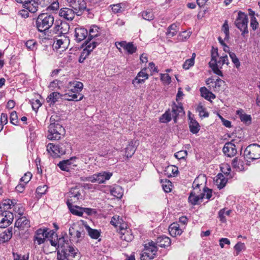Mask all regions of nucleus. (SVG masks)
Listing matches in <instances>:
<instances>
[{
  "mask_svg": "<svg viewBox=\"0 0 260 260\" xmlns=\"http://www.w3.org/2000/svg\"><path fill=\"white\" fill-rule=\"evenodd\" d=\"M216 185L219 189L223 188L226 185L227 179L221 174H218L215 180Z\"/></svg>",
  "mask_w": 260,
  "mask_h": 260,
  "instance_id": "2f4dec72",
  "label": "nucleus"
},
{
  "mask_svg": "<svg viewBox=\"0 0 260 260\" xmlns=\"http://www.w3.org/2000/svg\"><path fill=\"white\" fill-rule=\"evenodd\" d=\"M30 227V222L25 216L20 217L17 219L15 223V228L18 230H25Z\"/></svg>",
  "mask_w": 260,
  "mask_h": 260,
  "instance_id": "6ab92c4d",
  "label": "nucleus"
},
{
  "mask_svg": "<svg viewBox=\"0 0 260 260\" xmlns=\"http://www.w3.org/2000/svg\"><path fill=\"white\" fill-rule=\"evenodd\" d=\"M32 175L30 172L25 173L23 177L20 179V181L23 182L24 183H27L30 180Z\"/></svg>",
  "mask_w": 260,
  "mask_h": 260,
  "instance_id": "680f3d73",
  "label": "nucleus"
},
{
  "mask_svg": "<svg viewBox=\"0 0 260 260\" xmlns=\"http://www.w3.org/2000/svg\"><path fill=\"white\" fill-rule=\"evenodd\" d=\"M47 186L46 185H44L43 186H40L37 187L36 189V192L38 194H40L41 195L44 194L46 193L47 190Z\"/></svg>",
  "mask_w": 260,
  "mask_h": 260,
  "instance_id": "69168bd1",
  "label": "nucleus"
},
{
  "mask_svg": "<svg viewBox=\"0 0 260 260\" xmlns=\"http://www.w3.org/2000/svg\"><path fill=\"white\" fill-rule=\"evenodd\" d=\"M97 44V42L94 41H92L91 42H85V48L83 49L79 57V62L80 63L83 62L90 52L96 46Z\"/></svg>",
  "mask_w": 260,
  "mask_h": 260,
  "instance_id": "2eb2a0df",
  "label": "nucleus"
},
{
  "mask_svg": "<svg viewBox=\"0 0 260 260\" xmlns=\"http://www.w3.org/2000/svg\"><path fill=\"white\" fill-rule=\"evenodd\" d=\"M234 249L236 252V255H238L242 250L245 249V244L242 242H238L235 245Z\"/></svg>",
  "mask_w": 260,
  "mask_h": 260,
  "instance_id": "4d7b16f0",
  "label": "nucleus"
},
{
  "mask_svg": "<svg viewBox=\"0 0 260 260\" xmlns=\"http://www.w3.org/2000/svg\"><path fill=\"white\" fill-rule=\"evenodd\" d=\"M122 221V219L119 216L115 215L112 217L110 223L112 225L115 226H118L119 224L121 223Z\"/></svg>",
  "mask_w": 260,
  "mask_h": 260,
  "instance_id": "5fc2aeb1",
  "label": "nucleus"
},
{
  "mask_svg": "<svg viewBox=\"0 0 260 260\" xmlns=\"http://www.w3.org/2000/svg\"><path fill=\"white\" fill-rule=\"evenodd\" d=\"M224 64L227 65L229 64L228 57L226 55L220 57L219 60H217L216 69L220 70L219 68H222V66Z\"/></svg>",
  "mask_w": 260,
  "mask_h": 260,
  "instance_id": "c03bdc74",
  "label": "nucleus"
},
{
  "mask_svg": "<svg viewBox=\"0 0 260 260\" xmlns=\"http://www.w3.org/2000/svg\"><path fill=\"white\" fill-rule=\"evenodd\" d=\"M109 188L111 195L117 198H120L122 197L123 195V191L121 187L117 185H114L112 186H109Z\"/></svg>",
  "mask_w": 260,
  "mask_h": 260,
  "instance_id": "393cba45",
  "label": "nucleus"
},
{
  "mask_svg": "<svg viewBox=\"0 0 260 260\" xmlns=\"http://www.w3.org/2000/svg\"><path fill=\"white\" fill-rule=\"evenodd\" d=\"M244 156L247 160L260 158V146L257 144L249 145L245 148Z\"/></svg>",
  "mask_w": 260,
  "mask_h": 260,
  "instance_id": "39448f33",
  "label": "nucleus"
},
{
  "mask_svg": "<svg viewBox=\"0 0 260 260\" xmlns=\"http://www.w3.org/2000/svg\"><path fill=\"white\" fill-rule=\"evenodd\" d=\"M73 158L72 157L70 159H67L60 161L58 164V166L61 170L68 172L70 170V166L71 165V160Z\"/></svg>",
  "mask_w": 260,
  "mask_h": 260,
  "instance_id": "58836bf2",
  "label": "nucleus"
},
{
  "mask_svg": "<svg viewBox=\"0 0 260 260\" xmlns=\"http://www.w3.org/2000/svg\"><path fill=\"white\" fill-rule=\"evenodd\" d=\"M10 122L12 124L15 125H17L18 124L19 120L18 119L17 114L16 111H13L12 112H11L10 114Z\"/></svg>",
  "mask_w": 260,
  "mask_h": 260,
  "instance_id": "603ef678",
  "label": "nucleus"
},
{
  "mask_svg": "<svg viewBox=\"0 0 260 260\" xmlns=\"http://www.w3.org/2000/svg\"><path fill=\"white\" fill-rule=\"evenodd\" d=\"M75 15L76 13L72 8H62L59 12V16L68 21H72L74 18Z\"/></svg>",
  "mask_w": 260,
  "mask_h": 260,
  "instance_id": "f3484780",
  "label": "nucleus"
},
{
  "mask_svg": "<svg viewBox=\"0 0 260 260\" xmlns=\"http://www.w3.org/2000/svg\"><path fill=\"white\" fill-rule=\"evenodd\" d=\"M169 232L172 237L180 236L182 233V230L180 228L177 223H173L169 227Z\"/></svg>",
  "mask_w": 260,
  "mask_h": 260,
  "instance_id": "b1692460",
  "label": "nucleus"
},
{
  "mask_svg": "<svg viewBox=\"0 0 260 260\" xmlns=\"http://www.w3.org/2000/svg\"><path fill=\"white\" fill-rule=\"evenodd\" d=\"M178 30L179 28L178 26L176 24H172L168 27L166 32V35L169 38L173 37L177 34Z\"/></svg>",
  "mask_w": 260,
  "mask_h": 260,
  "instance_id": "ea45409f",
  "label": "nucleus"
},
{
  "mask_svg": "<svg viewBox=\"0 0 260 260\" xmlns=\"http://www.w3.org/2000/svg\"><path fill=\"white\" fill-rule=\"evenodd\" d=\"M136 141L132 140L125 148V155L127 157H131L135 153L136 150Z\"/></svg>",
  "mask_w": 260,
  "mask_h": 260,
  "instance_id": "cd10ccee",
  "label": "nucleus"
},
{
  "mask_svg": "<svg viewBox=\"0 0 260 260\" xmlns=\"http://www.w3.org/2000/svg\"><path fill=\"white\" fill-rule=\"evenodd\" d=\"M171 113L175 122L177 121V116L184 114L183 107L180 104L179 105H174Z\"/></svg>",
  "mask_w": 260,
  "mask_h": 260,
  "instance_id": "5701e85b",
  "label": "nucleus"
},
{
  "mask_svg": "<svg viewBox=\"0 0 260 260\" xmlns=\"http://www.w3.org/2000/svg\"><path fill=\"white\" fill-rule=\"evenodd\" d=\"M83 190L81 187L75 186L71 188L69 192L67 193L68 198L67 201V206H70V203H76L80 200H83Z\"/></svg>",
  "mask_w": 260,
  "mask_h": 260,
  "instance_id": "0eeeda50",
  "label": "nucleus"
},
{
  "mask_svg": "<svg viewBox=\"0 0 260 260\" xmlns=\"http://www.w3.org/2000/svg\"><path fill=\"white\" fill-rule=\"evenodd\" d=\"M152 255L150 254V253L148 252L147 251H144L141 256V260H147V259H152L154 258Z\"/></svg>",
  "mask_w": 260,
  "mask_h": 260,
  "instance_id": "774afa93",
  "label": "nucleus"
},
{
  "mask_svg": "<svg viewBox=\"0 0 260 260\" xmlns=\"http://www.w3.org/2000/svg\"><path fill=\"white\" fill-rule=\"evenodd\" d=\"M50 233H51V235H53L55 232L53 231L48 232L47 229H45L37 230L35 233L33 238L34 243H37L38 245L44 243L46 238L49 236Z\"/></svg>",
  "mask_w": 260,
  "mask_h": 260,
  "instance_id": "1a4fd4ad",
  "label": "nucleus"
},
{
  "mask_svg": "<svg viewBox=\"0 0 260 260\" xmlns=\"http://www.w3.org/2000/svg\"><path fill=\"white\" fill-rule=\"evenodd\" d=\"M68 39L64 37V39H60L57 40L56 42L53 44V48L54 50L57 51L58 49H61V51H63L67 48V44L68 43Z\"/></svg>",
  "mask_w": 260,
  "mask_h": 260,
  "instance_id": "4be33fe9",
  "label": "nucleus"
},
{
  "mask_svg": "<svg viewBox=\"0 0 260 260\" xmlns=\"http://www.w3.org/2000/svg\"><path fill=\"white\" fill-rule=\"evenodd\" d=\"M57 243L58 248H56V249L58 250L57 252H74V251H78L77 249L69 245L67 237L63 236L59 238L57 241Z\"/></svg>",
  "mask_w": 260,
  "mask_h": 260,
  "instance_id": "9d476101",
  "label": "nucleus"
},
{
  "mask_svg": "<svg viewBox=\"0 0 260 260\" xmlns=\"http://www.w3.org/2000/svg\"><path fill=\"white\" fill-rule=\"evenodd\" d=\"M24 8L27 9L30 12L34 13L38 10V3L35 0H30L27 3H25Z\"/></svg>",
  "mask_w": 260,
  "mask_h": 260,
  "instance_id": "7c9ffc66",
  "label": "nucleus"
},
{
  "mask_svg": "<svg viewBox=\"0 0 260 260\" xmlns=\"http://www.w3.org/2000/svg\"><path fill=\"white\" fill-rule=\"evenodd\" d=\"M69 29L70 25L68 23L59 20L55 22V26L53 27V31L55 33L65 35L68 32Z\"/></svg>",
  "mask_w": 260,
  "mask_h": 260,
  "instance_id": "dca6fc26",
  "label": "nucleus"
},
{
  "mask_svg": "<svg viewBox=\"0 0 260 260\" xmlns=\"http://www.w3.org/2000/svg\"><path fill=\"white\" fill-rule=\"evenodd\" d=\"M139 17H142L144 20L151 21L154 19V15L152 11L147 10L139 14Z\"/></svg>",
  "mask_w": 260,
  "mask_h": 260,
  "instance_id": "e433bc0d",
  "label": "nucleus"
},
{
  "mask_svg": "<svg viewBox=\"0 0 260 260\" xmlns=\"http://www.w3.org/2000/svg\"><path fill=\"white\" fill-rule=\"evenodd\" d=\"M197 111L199 113L200 117H207L209 116L208 113L206 111L205 108L201 105L199 104L197 107Z\"/></svg>",
  "mask_w": 260,
  "mask_h": 260,
  "instance_id": "49530a36",
  "label": "nucleus"
},
{
  "mask_svg": "<svg viewBox=\"0 0 260 260\" xmlns=\"http://www.w3.org/2000/svg\"><path fill=\"white\" fill-rule=\"evenodd\" d=\"M85 229V225L82 221L73 223L69 229V235L76 240V242H80L84 237Z\"/></svg>",
  "mask_w": 260,
  "mask_h": 260,
  "instance_id": "7ed1b4c3",
  "label": "nucleus"
},
{
  "mask_svg": "<svg viewBox=\"0 0 260 260\" xmlns=\"http://www.w3.org/2000/svg\"><path fill=\"white\" fill-rule=\"evenodd\" d=\"M54 17L48 13H41L38 16L36 21V26L40 32L49 29L54 23Z\"/></svg>",
  "mask_w": 260,
  "mask_h": 260,
  "instance_id": "f03ea898",
  "label": "nucleus"
},
{
  "mask_svg": "<svg viewBox=\"0 0 260 260\" xmlns=\"http://www.w3.org/2000/svg\"><path fill=\"white\" fill-rule=\"evenodd\" d=\"M62 96L59 92H52L47 96L46 99L47 102L49 103L50 106L51 105H53Z\"/></svg>",
  "mask_w": 260,
  "mask_h": 260,
  "instance_id": "c756f323",
  "label": "nucleus"
},
{
  "mask_svg": "<svg viewBox=\"0 0 260 260\" xmlns=\"http://www.w3.org/2000/svg\"><path fill=\"white\" fill-rule=\"evenodd\" d=\"M237 114L239 115V117L241 121L245 123H249L251 122V116L249 115L243 113L242 110H238L237 111Z\"/></svg>",
  "mask_w": 260,
  "mask_h": 260,
  "instance_id": "a19ab883",
  "label": "nucleus"
},
{
  "mask_svg": "<svg viewBox=\"0 0 260 260\" xmlns=\"http://www.w3.org/2000/svg\"><path fill=\"white\" fill-rule=\"evenodd\" d=\"M172 113L166 112L159 118V121L162 123H167L172 119Z\"/></svg>",
  "mask_w": 260,
  "mask_h": 260,
  "instance_id": "a18cd8bd",
  "label": "nucleus"
},
{
  "mask_svg": "<svg viewBox=\"0 0 260 260\" xmlns=\"http://www.w3.org/2000/svg\"><path fill=\"white\" fill-rule=\"evenodd\" d=\"M12 206H15L14 202L10 200H6L0 204V209L2 212L4 211H7V210L11 209Z\"/></svg>",
  "mask_w": 260,
  "mask_h": 260,
  "instance_id": "4c0bfd02",
  "label": "nucleus"
},
{
  "mask_svg": "<svg viewBox=\"0 0 260 260\" xmlns=\"http://www.w3.org/2000/svg\"><path fill=\"white\" fill-rule=\"evenodd\" d=\"M229 55L236 68L238 69L240 66V62L236 55L233 52H229Z\"/></svg>",
  "mask_w": 260,
  "mask_h": 260,
  "instance_id": "3c124183",
  "label": "nucleus"
},
{
  "mask_svg": "<svg viewBox=\"0 0 260 260\" xmlns=\"http://www.w3.org/2000/svg\"><path fill=\"white\" fill-rule=\"evenodd\" d=\"M124 49L127 51L129 54H133L137 50V47L134 45L133 43H126Z\"/></svg>",
  "mask_w": 260,
  "mask_h": 260,
  "instance_id": "de8ad7c7",
  "label": "nucleus"
},
{
  "mask_svg": "<svg viewBox=\"0 0 260 260\" xmlns=\"http://www.w3.org/2000/svg\"><path fill=\"white\" fill-rule=\"evenodd\" d=\"M235 24L242 31V36L248 32V17L245 13L241 11L238 12L237 17L235 21Z\"/></svg>",
  "mask_w": 260,
  "mask_h": 260,
  "instance_id": "423d86ee",
  "label": "nucleus"
},
{
  "mask_svg": "<svg viewBox=\"0 0 260 260\" xmlns=\"http://www.w3.org/2000/svg\"><path fill=\"white\" fill-rule=\"evenodd\" d=\"M160 79L163 82L166 84H169L171 81V77L167 74H161Z\"/></svg>",
  "mask_w": 260,
  "mask_h": 260,
  "instance_id": "0e129e2a",
  "label": "nucleus"
},
{
  "mask_svg": "<svg viewBox=\"0 0 260 260\" xmlns=\"http://www.w3.org/2000/svg\"><path fill=\"white\" fill-rule=\"evenodd\" d=\"M37 42L34 40H28L25 43V46L27 48L32 51H34L37 49Z\"/></svg>",
  "mask_w": 260,
  "mask_h": 260,
  "instance_id": "09e8293b",
  "label": "nucleus"
},
{
  "mask_svg": "<svg viewBox=\"0 0 260 260\" xmlns=\"http://www.w3.org/2000/svg\"><path fill=\"white\" fill-rule=\"evenodd\" d=\"M222 151L225 155L230 157L234 156L237 153L236 146L232 142L226 143Z\"/></svg>",
  "mask_w": 260,
  "mask_h": 260,
  "instance_id": "aec40b11",
  "label": "nucleus"
},
{
  "mask_svg": "<svg viewBox=\"0 0 260 260\" xmlns=\"http://www.w3.org/2000/svg\"><path fill=\"white\" fill-rule=\"evenodd\" d=\"M190 37V32L187 31H184L179 34L178 36V40L180 41H184L188 39Z\"/></svg>",
  "mask_w": 260,
  "mask_h": 260,
  "instance_id": "e2e57ef3",
  "label": "nucleus"
},
{
  "mask_svg": "<svg viewBox=\"0 0 260 260\" xmlns=\"http://www.w3.org/2000/svg\"><path fill=\"white\" fill-rule=\"evenodd\" d=\"M258 23L255 17H253L250 19V25L253 30H255V29H257V28L258 26Z\"/></svg>",
  "mask_w": 260,
  "mask_h": 260,
  "instance_id": "338daca9",
  "label": "nucleus"
},
{
  "mask_svg": "<svg viewBox=\"0 0 260 260\" xmlns=\"http://www.w3.org/2000/svg\"><path fill=\"white\" fill-rule=\"evenodd\" d=\"M194 63V58L191 57L190 59L186 60L183 64V68L185 70H188L190 67L193 66Z\"/></svg>",
  "mask_w": 260,
  "mask_h": 260,
  "instance_id": "6e6d98bb",
  "label": "nucleus"
},
{
  "mask_svg": "<svg viewBox=\"0 0 260 260\" xmlns=\"http://www.w3.org/2000/svg\"><path fill=\"white\" fill-rule=\"evenodd\" d=\"M156 245L161 247H165L169 246L171 244V240L170 238L166 236H161L157 237L156 242Z\"/></svg>",
  "mask_w": 260,
  "mask_h": 260,
  "instance_id": "a878e982",
  "label": "nucleus"
},
{
  "mask_svg": "<svg viewBox=\"0 0 260 260\" xmlns=\"http://www.w3.org/2000/svg\"><path fill=\"white\" fill-rule=\"evenodd\" d=\"M64 134V129L60 124H50L48 126L47 138L50 140H58Z\"/></svg>",
  "mask_w": 260,
  "mask_h": 260,
  "instance_id": "20e7f679",
  "label": "nucleus"
},
{
  "mask_svg": "<svg viewBox=\"0 0 260 260\" xmlns=\"http://www.w3.org/2000/svg\"><path fill=\"white\" fill-rule=\"evenodd\" d=\"M112 174V173L109 172H101L87 177L86 180L92 183H104L106 181L109 180L110 179Z\"/></svg>",
  "mask_w": 260,
  "mask_h": 260,
  "instance_id": "6e6552de",
  "label": "nucleus"
},
{
  "mask_svg": "<svg viewBox=\"0 0 260 260\" xmlns=\"http://www.w3.org/2000/svg\"><path fill=\"white\" fill-rule=\"evenodd\" d=\"M146 68H144L138 73L136 77L132 81V84L134 86L144 83L145 80L148 79L149 75L146 73Z\"/></svg>",
  "mask_w": 260,
  "mask_h": 260,
  "instance_id": "a211bd4d",
  "label": "nucleus"
},
{
  "mask_svg": "<svg viewBox=\"0 0 260 260\" xmlns=\"http://www.w3.org/2000/svg\"><path fill=\"white\" fill-rule=\"evenodd\" d=\"M145 251L150 253L153 256L156 254L157 251V248L155 242L152 241L149 242L145 245Z\"/></svg>",
  "mask_w": 260,
  "mask_h": 260,
  "instance_id": "bb28decb",
  "label": "nucleus"
},
{
  "mask_svg": "<svg viewBox=\"0 0 260 260\" xmlns=\"http://www.w3.org/2000/svg\"><path fill=\"white\" fill-rule=\"evenodd\" d=\"M69 209L72 213L74 215L82 216L83 215V209L82 208L78 206H74L72 205V203H70V206H68Z\"/></svg>",
  "mask_w": 260,
  "mask_h": 260,
  "instance_id": "37998d69",
  "label": "nucleus"
},
{
  "mask_svg": "<svg viewBox=\"0 0 260 260\" xmlns=\"http://www.w3.org/2000/svg\"><path fill=\"white\" fill-rule=\"evenodd\" d=\"M83 84L81 82H76L75 85L73 87V88L71 89V91L73 92H76L77 93H79L83 89Z\"/></svg>",
  "mask_w": 260,
  "mask_h": 260,
  "instance_id": "8fccbe9b",
  "label": "nucleus"
},
{
  "mask_svg": "<svg viewBox=\"0 0 260 260\" xmlns=\"http://www.w3.org/2000/svg\"><path fill=\"white\" fill-rule=\"evenodd\" d=\"M78 93L76 92H73L72 91H69V92L63 95L64 99L68 101H80L83 98V95H81L80 97L78 99Z\"/></svg>",
  "mask_w": 260,
  "mask_h": 260,
  "instance_id": "473e14b6",
  "label": "nucleus"
},
{
  "mask_svg": "<svg viewBox=\"0 0 260 260\" xmlns=\"http://www.w3.org/2000/svg\"><path fill=\"white\" fill-rule=\"evenodd\" d=\"M88 35V31L83 27H77L75 28V37L78 42L84 40Z\"/></svg>",
  "mask_w": 260,
  "mask_h": 260,
  "instance_id": "412c9836",
  "label": "nucleus"
},
{
  "mask_svg": "<svg viewBox=\"0 0 260 260\" xmlns=\"http://www.w3.org/2000/svg\"><path fill=\"white\" fill-rule=\"evenodd\" d=\"M60 117L57 116L56 114H54L52 115L50 118V124H53V125H57V124H60L59 123L60 120Z\"/></svg>",
  "mask_w": 260,
  "mask_h": 260,
  "instance_id": "13d9d810",
  "label": "nucleus"
},
{
  "mask_svg": "<svg viewBox=\"0 0 260 260\" xmlns=\"http://www.w3.org/2000/svg\"><path fill=\"white\" fill-rule=\"evenodd\" d=\"M12 236V229H8L0 233V243L9 241Z\"/></svg>",
  "mask_w": 260,
  "mask_h": 260,
  "instance_id": "c85d7f7f",
  "label": "nucleus"
},
{
  "mask_svg": "<svg viewBox=\"0 0 260 260\" xmlns=\"http://www.w3.org/2000/svg\"><path fill=\"white\" fill-rule=\"evenodd\" d=\"M89 236L92 239H97L100 236V232L95 229H92L87 225H85Z\"/></svg>",
  "mask_w": 260,
  "mask_h": 260,
  "instance_id": "79ce46f5",
  "label": "nucleus"
},
{
  "mask_svg": "<svg viewBox=\"0 0 260 260\" xmlns=\"http://www.w3.org/2000/svg\"><path fill=\"white\" fill-rule=\"evenodd\" d=\"M187 155V152L186 150L179 151L175 153V156L177 159H184Z\"/></svg>",
  "mask_w": 260,
  "mask_h": 260,
  "instance_id": "bf43d9fd",
  "label": "nucleus"
},
{
  "mask_svg": "<svg viewBox=\"0 0 260 260\" xmlns=\"http://www.w3.org/2000/svg\"><path fill=\"white\" fill-rule=\"evenodd\" d=\"M46 148L47 152L54 157L64 154L66 152V148L62 145L60 146L53 143H49Z\"/></svg>",
  "mask_w": 260,
  "mask_h": 260,
  "instance_id": "9b49d317",
  "label": "nucleus"
},
{
  "mask_svg": "<svg viewBox=\"0 0 260 260\" xmlns=\"http://www.w3.org/2000/svg\"><path fill=\"white\" fill-rule=\"evenodd\" d=\"M189 119L190 120L189 123L190 131L193 134H197L200 129V126L196 120L190 119V117Z\"/></svg>",
  "mask_w": 260,
  "mask_h": 260,
  "instance_id": "f704fd0d",
  "label": "nucleus"
},
{
  "mask_svg": "<svg viewBox=\"0 0 260 260\" xmlns=\"http://www.w3.org/2000/svg\"><path fill=\"white\" fill-rule=\"evenodd\" d=\"M99 29L100 28L96 25H92L90 26L89 30V37L88 39H90L89 41H86V42H90L91 39L96 37L99 35Z\"/></svg>",
  "mask_w": 260,
  "mask_h": 260,
  "instance_id": "c9c22d12",
  "label": "nucleus"
},
{
  "mask_svg": "<svg viewBox=\"0 0 260 260\" xmlns=\"http://www.w3.org/2000/svg\"><path fill=\"white\" fill-rule=\"evenodd\" d=\"M217 48L212 47L211 50V59L209 63V67L212 69L213 72L216 75L222 77L223 74L220 70L216 69L217 57L218 56Z\"/></svg>",
  "mask_w": 260,
  "mask_h": 260,
  "instance_id": "ddd939ff",
  "label": "nucleus"
},
{
  "mask_svg": "<svg viewBox=\"0 0 260 260\" xmlns=\"http://www.w3.org/2000/svg\"><path fill=\"white\" fill-rule=\"evenodd\" d=\"M13 219L14 215L12 212L3 211L0 214V228H7L12 222Z\"/></svg>",
  "mask_w": 260,
  "mask_h": 260,
  "instance_id": "f8f14e48",
  "label": "nucleus"
},
{
  "mask_svg": "<svg viewBox=\"0 0 260 260\" xmlns=\"http://www.w3.org/2000/svg\"><path fill=\"white\" fill-rule=\"evenodd\" d=\"M61 84V82L58 80H55L52 82H50L49 88L52 90H55L56 89H60V87L59 84Z\"/></svg>",
  "mask_w": 260,
  "mask_h": 260,
  "instance_id": "864d4df0",
  "label": "nucleus"
},
{
  "mask_svg": "<svg viewBox=\"0 0 260 260\" xmlns=\"http://www.w3.org/2000/svg\"><path fill=\"white\" fill-rule=\"evenodd\" d=\"M201 193H205L206 198L209 200L212 196V190L205 186L203 188V192Z\"/></svg>",
  "mask_w": 260,
  "mask_h": 260,
  "instance_id": "052dcab7",
  "label": "nucleus"
},
{
  "mask_svg": "<svg viewBox=\"0 0 260 260\" xmlns=\"http://www.w3.org/2000/svg\"><path fill=\"white\" fill-rule=\"evenodd\" d=\"M200 92L202 96L204 97L207 100L209 101L211 99H214L216 98L215 95L209 91L205 87H201L200 89Z\"/></svg>",
  "mask_w": 260,
  "mask_h": 260,
  "instance_id": "72a5a7b5",
  "label": "nucleus"
},
{
  "mask_svg": "<svg viewBox=\"0 0 260 260\" xmlns=\"http://www.w3.org/2000/svg\"><path fill=\"white\" fill-rule=\"evenodd\" d=\"M200 181L206 182V178L204 176H199L197 177L193 183V190L190 192L188 197V200L192 205L199 204L202 202V200L205 197V193H201L200 186L202 184H200Z\"/></svg>",
  "mask_w": 260,
  "mask_h": 260,
  "instance_id": "f257e3e1",
  "label": "nucleus"
},
{
  "mask_svg": "<svg viewBox=\"0 0 260 260\" xmlns=\"http://www.w3.org/2000/svg\"><path fill=\"white\" fill-rule=\"evenodd\" d=\"M76 13L77 16H81L83 12L86 10V4L84 0H77L69 4Z\"/></svg>",
  "mask_w": 260,
  "mask_h": 260,
  "instance_id": "4468645a",
  "label": "nucleus"
}]
</instances>
